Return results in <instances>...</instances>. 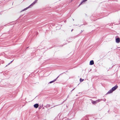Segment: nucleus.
<instances>
[{
	"label": "nucleus",
	"mask_w": 120,
	"mask_h": 120,
	"mask_svg": "<svg viewBox=\"0 0 120 120\" xmlns=\"http://www.w3.org/2000/svg\"><path fill=\"white\" fill-rule=\"evenodd\" d=\"M101 99H98L96 101H92V103L93 104H96L97 103H98L100 101H101Z\"/></svg>",
	"instance_id": "f03ea898"
},
{
	"label": "nucleus",
	"mask_w": 120,
	"mask_h": 120,
	"mask_svg": "<svg viewBox=\"0 0 120 120\" xmlns=\"http://www.w3.org/2000/svg\"><path fill=\"white\" fill-rule=\"evenodd\" d=\"M103 100L104 101H105L106 100L105 99H103Z\"/></svg>",
	"instance_id": "9b49d317"
},
{
	"label": "nucleus",
	"mask_w": 120,
	"mask_h": 120,
	"mask_svg": "<svg viewBox=\"0 0 120 120\" xmlns=\"http://www.w3.org/2000/svg\"><path fill=\"white\" fill-rule=\"evenodd\" d=\"M113 91L111 89L108 91V92L107 93V94L111 93H112Z\"/></svg>",
	"instance_id": "39448f33"
},
{
	"label": "nucleus",
	"mask_w": 120,
	"mask_h": 120,
	"mask_svg": "<svg viewBox=\"0 0 120 120\" xmlns=\"http://www.w3.org/2000/svg\"><path fill=\"white\" fill-rule=\"evenodd\" d=\"M94 62L93 60H91L90 61V65H92L94 64Z\"/></svg>",
	"instance_id": "0eeeda50"
},
{
	"label": "nucleus",
	"mask_w": 120,
	"mask_h": 120,
	"mask_svg": "<svg viewBox=\"0 0 120 120\" xmlns=\"http://www.w3.org/2000/svg\"><path fill=\"white\" fill-rule=\"evenodd\" d=\"M34 107L35 108H37L38 106V104H35V105H34Z\"/></svg>",
	"instance_id": "6e6552de"
},
{
	"label": "nucleus",
	"mask_w": 120,
	"mask_h": 120,
	"mask_svg": "<svg viewBox=\"0 0 120 120\" xmlns=\"http://www.w3.org/2000/svg\"><path fill=\"white\" fill-rule=\"evenodd\" d=\"M74 89H73L72 90H73Z\"/></svg>",
	"instance_id": "ddd939ff"
},
{
	"label": "nucleus",
	"mask_w": 120,
	"mask_h": 120,
	"mask_svg": "<svg viewBox=\"0 0 120 120\" xmlns=\"http://www.w3.org/2000/svg\"><path fill=\"white\" fill-rule=\"evenodd\" d=\"M59 76H58L57 78L56 79H55L54 80H53V81H50V82H49V83H52V82H55V81H56V79H57V78L59 77Z\"/></svg>",
	"instance_id": "423d86ee"
},
{
	"label": "nucleus",
	"mask_w": 120,
	"mask_h": 120,
	"mask_svg": "<svg viewBox=\"0 0 120 120\" xmlns=\"http://www.w3.org/2000/svg\"><path fill=\"white\" fill-rule=\"evenodd\" d=\"M116 42L119 43L120 42V39L119 38H116Z\"/></svg>",
	"instance_id": "20e7f679"
},
{
	"label": "nucleus",
	"mask_w": 120,
	"mask_h": 120,
	"mask_svg": "<svg viewBox=\"0 0 120 120\" xmlns=\"http://www.w3.org/2000/svg\"><path fill=\"white\" fill-rule=\"evenodd\" d=\"M84 80V79L80 78V82H82Z\"/></svg>",
	"instance_id": "9d476101"
},
{
	"label": "nucleus",
	"mask_w": 120,
	"mask_h": 120,
	"mask_svg": "<svg viewBox=\"0 0 120 120\" xmlns=\"http://www.w3.org/2000/svg\"><path fill=\"white\" fill-rule=\"evenodd\" d=\"M118 86L116 85L114 87H113L111 89L113 91L116 90Z\"/></svg>",
	"instance_id": "7ed1b4c3"
},
{
	"label": "nucleus",
	"mask_w": 120,
	"mask_h": 120,
	"mask_svg": "<svg viewBox=\"0 0 120 120\" xmlns=\"http://www.w3.org/2000/svg\"><path fill=\"white\" fill-rule=\"evenodd\" d=\"M73 30H71V31H72Z\"/></svg>",
	"instance_id": "4468645a"
},
{
	"label": "nucleus",
	"mask_w": 120,
	"mask_h": 120,
	"mask_svg": "<svg viewBox=\"0 0 120 120\" xmlns=\"http://www.w3.org/2000/svg\"><path fill=\"white\" fill-rule=\"evenodd\" d=\"M13 61H11L10 63L8 64V65H9L11 63H12V62Z\"/></svg>",
	"instance_id": "f8f14e48"
},
{
	"label": "nucleus",
	"mask_w": 120,
	"mask_h": 120,
	"mask_svg": "<svg viewBox=\"0 0 120 120\" xmlns=\"http://www.w3.org/2000/svg\"><path fill=\"white\" fill-rule=\"evenodd\" d=\"M87 0H83V1L80 4V5L81 4L83 3L86 2Z\"/></svg>",
	"instance_id": "1a4fd4ad"
},
{
	"label": "nucleus",
	"mask_w": 120,
	"mask_h": 120,
	"mask_svg": "<svg viewBox=\"0 0 120 120\" xmlns=\"http://www.w3.org/2000/svg\"><path fill=\"white\" fill-rule=\"evenodd\" d=\"M38 0H35L30 5L29 7H27L26 8L24 9L22 11H23L27 10L28 8H29V7H30L31 6H32L35 4L36 3Z\"/></svg>",
	"instance_id": "f257e3e1"
}]
</instances>
